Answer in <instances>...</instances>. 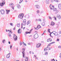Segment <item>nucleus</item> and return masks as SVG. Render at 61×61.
<instances>
[{
  "mask_svg": "<svg viewBox=\"0 0 61 61\" xmlns=\"http://www.w3.org/2000/svg\"><path fill=\"white\" fill-rule=\"evenodd\" d=\"M1 0L2 2L0 3V5L2 7H3L5 3V0Z\"/></svg>",
  "mask_w": 61,
  "mask_h": 61,
  "instance_id": "nucleus-1",
  "label": "nucleus"
},
{
  "mask_svg": "<svg viewBox=\"0 0 61 61\" xmlns=\"http://www.w3.org/2000/svg\"><path fill=\"white\" fill-rule=\"evenodd\" d=\"M24 16V14L23 13L20 14H19L18 17L20 19H22Z\"/></svg>",
  "mask_w": 61,
  "mask_h": 61,
  "instance_id": "nucleus-2",
  "label": "nucleus"
},
{
  "mask_svg": "<svg viewBox=\"0 0 61 61\" xmlns=\"http://www.w3.org/2000/svg\"><path fill=\"white\" fill-rule=\"evenodd\" d=\"M34 37L35 39H36V38H37L38 37V34L37 33H36L34 35Z\"/></svg>",
  "mask_w": 61,
  "mask_h": 61,
  "instance_id": "nucleus-3",
  "label": "nucleus"
},
{
  "mask_svg": "<svg viewBox=\"0 0 61 61\" xmlns=\"http://www.w3.org/2000/svg\"><path fill=\"white\" fill-rule=\"evenodd\" d=\"M13 38L15 41L17 39V36H16L15 34H14Z\"/></svg>",
  "mask_w": 61,
  "mask_h": 61,
  "instance_id": "nucleus-4",
  "label": "nucleus"
},
{
  "mask_svg": "<svg viewBox=\"0 0 61 61\" xmlns=\"http://www.w3.org/2000/svg\"><path fill=\"white\" fill-rule=\"evenodd\" d=\"M0 12L2 15H4L5 14V11L3 10H0Z\"/></svg>",
  "mask_w": 61,
  "mask_h": 61,
  "instance_id": "nucleus-5",
  "label": "nucleus"
},
{
  "mask_svg": "<svg viewBox=\"0 0 61 61\" xmlns=\"http://www.w3.org/2000/svg\"><path fill=\"white\" fill-rule=\"evenodd\" d=\"M41 44L40 43H39L38 44H37V45L36 46V47H37V48H38L39 47L41 46Z\"/></svg>",
  "mask_w": 61,
  "mask_h": 61,
  "instance_id": "nucleus-6",
  "label": "nucleus"
},
{
  "mask_svg": "<svg viewBox=\"0 0 61 61\" xmlns=\"http://www.w3.org/2000/svg\"><path fill=\"white\" fill-rule=\"evenodd\" d=\"M22 32V30L21 29H20L18 31V34H21Z\"/></svg>",
  "mask_w": 61,
  "mask_h": 61,
  "instance_id": "nucleus-7",
  "label": "nucleus"
},
{
  "mask_svg": "<svg viewBox=\"0 0 61 61\" xmlns=\"http://www.w3.org/2000/svg\"><path fill=\"white\" fill-rule=\"evenodd\" d=\"M35 6L37 9H39L40 8V6L38 5H36Z\"/></svg>",
  "mask_w": 61,
  "mask_h": 61,
  "instance_id": "nucleus-8",
  "label": "nucleus"
},
{
  "mask_svg": "<svg viewBox=\"0 0 61 61\" xmlns=\"http://www.w3.org/2000/svg\"><path fill=\"white\" fill-rule=\"evenodd\" d=\"M33 30V29H32L30 30V31L29 32L28 31H26L25 32V33L26 34H30L31 33V31H32Z\"/></svg>",
  "mask_w": 61,
  "mask_h": 61,
  "instance_id": "nucleus-9",
  "label": "nucleus"
},
{
  "mask_svg": "<svg viewBox=\"0 0 61 61\" xmlns=\"http://www.w3.org/2000/svg\"><path fill=\"white\" fill-rule=\"evenodd\" d=\"M52 48V47H51L50 48V47H46V50H51V49Z\"/></svg>",
  "mask_w": 61,
  "mask_h": 61,
  "instance_id": "nucleus-10",
  "label": "nucleus"
},
{
  "mask_svg": "<svg viewBox=\"0 0 61 61\" xmlns=\"http://www.w3.org/2000/svg\"><path fill=\"white\" fill-rule=\"evenodd\" d=\"M53 7H54V6L53 5L52 6L51 4L50 6V7L51 9H52L53 8Z\"/></svg>",
  "mask_w": 61,
  "mask_h": 61,
  "instance_id": "nucleus-11",
  "label": "nucleus"
},
{
  "mask_svg": "<svg viewBox=\"0 0 61 61\" xmlns=\"http://www.w3.org/2000/svg\"><path fill=\"white\" fill-rule=\"evenodd\" d=\"M58 8L60 10H61V4H59L58 6Z\"/></svg>",
  "mask_w": 61,
  "mask_h": 61,
  "instance_id": "nucleus-12",
  "label": "nucleus"
},
{
  "mask_svg": "<svg viewBox=\"0 0 61 61\" xmlns=\"http://www.w3.org/2000/svg\"><path fill=\"white\" fill-rule=\"evenodd\" d=\"M10 54H8L6 56V58H8L10 57Z\"/></svg>",
  "mask_w": 61,
  "mask_h": 61,
  "instance_id": "nucleus-13",
  "label": "nucleus"
},
{
  "mask_svg": "<svg viewBox=\"0 0 61 61\" xmlns=\"http://www.w3.org/2000/svg\"><path fill=\"white\" fill-rule=\"evenodd\" d=\"M46 4H48L49 3V0H46Z\"/></svg>",
  "mask_w": 61,
  "mask_h": 61,
  "instance_id": "nucleus-14",
  "label": "nucleus"
},
{
  "mask_svg": "<svg viewBox=\"0 0 61 61\" xmlns=\"http://www.w3.org/2000/svg\"><path fill=\"white\" fill-rule=\"evenodd\" d=\"M49 41H50L51 42V41H52V39L50 38L49 39H48L47 40V41L49 42Z\"/></svg>",
  "mask_w": 61,
  "mask_h": 61,
  "instance_id": "nucleus-15",
  "label": "nucleus"
},
{
  "mask_svg": "<svg viewBox=\"0 0 61 61\" xmlns=\"http://www.w3.org/2000/svg\"><path fill=\"white\" fill-rule=\"evenodd\" d=\"M52 10H53V11H55L56 10V8L54 7H53V8H52Z\"/></svg>",
  "mask_w": 61,
  "mask_h": 61,
  "instance_id": "nucleus-16",
  "label": "nucleus"
},
{
  "mask_svg": "<svg viewBox=\"0 0 61 61\" xmlns=\"http://www.w3.org/2000/svg\"><path fill=\"white\" fill-rule=\"evenodd\" d=\"M55 25V23L53 22V21L51 22V25H52V26H53V25Z\"/></svg>",
  "mask_w": 61,
  "mask_h": 61,
  "instance_id": "nucleus-17",
  "label": "nucleus"
},
{
  "mask_svg": "<svg viewBox=\"0 0 61 61\" xmlns=\"http://www.w3.org/2000/svg\"><path fill=\"white\" fill-rule=\"evenodd\" d=\"M17 7L18 8H20V7H21V6H20V5L19 4H17Z\"/></svg>",
  "mask_w": 61,
  "mask_h": 61,
  "instance_id": "nucleus-18",
  "label": "nucleus"
},
{
  "mask_svg": "<svg viewBox=\"0 0 61 61\" xmlns=\"http://www.w3.org/2000/svg\"><path fill=\"white\" fill-rule=\"evenodd\" d=\"M55 11V14H57L58 13V12H59V11H58V10H56Z\"/></svg>",
  "mask_w": 61,
  "mask_h": 61,
  "instance_id": "nucleus-19",
  "label": "nucleus"
},
{
  "mask_svg": "<svg viewBox=\"0 0 61 61\" xmlns=\"http://www.w3.org/2000/svg\"><path fill=\"white\" fill-rule=\"evenodd\" d=\"M2 42L3 44H5V40L4 39L2 40Z\"/></svg>",
  "mask_w": 61,
  "mask_h": 61,
  "instance_id": "nucleus-20",
  "label": "nucleus"
},
{
  "mask_svg": "<svg viewBox=\"0 0 61 61\" xmlns=\"http://www.w3.org/2000/svg\"><path fill=\"white\" fill-rule=\"evenodd\" d=\"M6 14H8L9 13V12H10V10H6Z\"/></svg>",
  "mask_w": 61,
  "mask_h": 61,
  "instance_id": "nucleus-21",
  "label": "nucleus"
},
{
  "mask_svg": "<svg viewBox=\"0 0 61 61\" xmlns=\"http://www.w3.org/2000/svg\"><path fill=\"white\" fill-rule=\"evenodd\" d=\"M30 23V21H28L26 23L27 25H28V24H29Z\"/></svg>",
  "mask_w": 61,
  "mask_h": 61,
  "instance_id": "nucleus-22",
  "label": "nucleus"
},
{
  "mask_svg": "<svg viewBox=\"0 0 61 61\" xmlns=\"http://www.w3.org/2000/svg\"><path fill=\"white\" fill-rule=\"evenodd\" d=\"M25 48H23L22 49V50L23 51V52H22V54H24V52L25 51Z\"/></svg>",
  "mask_w": 61,
  "mask_h": 61,
  "instance_id": "nucleus-23",
  "label": "nucleus"
},
{
  "mask_svg": "<svg viewBox=\"0 0 61 61\" xmlns=\"http://www.w3.org/2000/svg\"><path fill=\"white\" fill-rule=\"evenodd\" d=\"M41 25L43 26H45V22H43L42 23Z\"/></svg>",
  "mask_w": 61,
  "mask_h": 61,
  "instance_id": "nucleus-24",
  "label": "nucleus"
},
{
  "mask_svg": "<svg viewBox=\"0 0 61 61\" xmlns=\"http://www.w3.org/2000/svg\"><path fill=\"white\" fill-rule=\"evenodd\" d=\"M17 26L18 27H20V23H19V24H17Z\"/></svg>",
  "mask_w": 61,
  "mask_h": 61,
  "instance_id": "nucleus-25",
  "label": "nucleus"
},
{
  "mask_svg": "<svg viewBox=\"0 0 61 61\" xmlns=\"http://www.w3.org/2000/svg\"><path fill=\"white\" fill-rule=\"evenodd\" d=\"M34 28H35V29L36 30H38L39 29L37 27L36 28V27H34Z\"/></svg>",
  "mask_w": 61,
  "mask_h": 61,
  "instance_id": "nucleus-26",
  "label": "nucleus"
},
{
  "mask_svg": "<svg viewBox=\"0 0 61 61\" xmlns=\"http://www.w3.org/2000/svg\"><path fill=\"white\" fill-rule=\"evenodd\" d=\"M28 58L26 57L25 59V61H28Z\"/></svg>",
  "mask_w": 61,
  "mask_h": 61,
  "instance_id": "nucleus-27",
  "label": "nucleus"
},
{
  "mask_svg": "<svg viewBox=\"0 0 61 61\" xmlns=\"http://www.w3.org/2000/svg\"><path fill=\"white\" fill-rule=\"evenodd\" d=\"M37 27L39 29V28H41V27L40 25H38L37 26Z\"/></svg>",
  "mask_w": 61,
  "mask_h": 61,
  "instance_id": "nucleus-28",
  "label": "nucleus"
},
{
  "mask_svg": "<svg viewBox=\"0 0 61 61\" xmlns=\"http://www.w3.org/2000/svg\"><path fill=\"white\" fill-rule=\"evenodd\" d=\"M23 25H25V24H26V22H23Z\"/></svg>",
  "mask_w": 61,
  "mask_h": 61,
  "instance_id": "nucleus-29",
  "label": "nucleus"
},
{
  "mask_svg": "<svg viewBox=\"0 0 61 61\" xmlns=\"http://www.w3.org/2000/svg\"><path fill=\"white\" fill-rule=\"evenodd\" d=\"M22 44L24 45V46H26V44L24 43V42H22Z\"/></svg>",
  "mask_w": 61,
  "mask_h": 61,
  "instance_id": "nucleus-30",
  "label": "nucleus"
},
{
  "mask_svg": "<svg viewBox=\"0 0 61 61\" xmlns=\"http://www.w3.org/2000/svg\"><path fill=\"white\" fill-rule=\"evenodd\" d=\"M22 44L24 45V46H26V44L24 43V42H22Z\"/></svg>",
  "mask_w": 61,
  "mask_h": 61,
  "instance_id": "nucleus-31",
  "label": "nucleus"
},
{
  "mask_svg": "<svg viewBox=\"0 0 61 61\" xmlns=\"http://www.w3.org/2000/svg\"><path fill=\"white\" fill-rule=\"evenodd\" d=\"M8 36H9L10 37H11V34H10V33H9L8 34Z\"/></svg>",
  "mask_w": 61,
  "mask_h": 61,
  "instance_id": "nucleus-32",
  "label": "nucleus"
},
{
  "mask_svg": "<svg viewBox=\"0 0 61 61\" xmlns=\"http://www.w3.org/2000/svg\"><path fill=\"white\" fill-rule=\"evenodd\" d=\"M36 12H37V14H38L39 13H40V11H39V10H38Z\"/></svg>",
  "mask_w": 61,
  "mask_h": 61,
  "instance_id": "nucleus-33",
  "label": "nucleus"
},
{
  "mask_svg": "<svg viewBox=\"0 0 61 61\" xmlns=\"http://www.w3.org/2000/svg\"><path fill=\"white\" fill-rule=\"evenodd\" d=\"M52 33H53V34H54V35H55V33H56V32L55 31H53V32H52Z\"/></svg>",
  "mask_w": 61,
  "mask_h": 61,
  "instance_id": "nucleus-34",
  "label": "nucleus"
},
{
  "mask_svg": "<svg viewBox=\"0 0 61 61\" xmlns=\"http://www.w3.org/2000/svg\"><path fill=\"white\" fill-rule=\"evenodd\" d=\"M23 1V0H20V2H19L20 4H21V3H22V2Z\"/></svg>",
  "mask_w": 61,
  "mask_h": 61,
  "instance_id": "nucleus-35",
  "label": "nucleus"
},
{
  "mask_svg": "<svg viewBox=\"0 0 61 61\" xmlns=\"http://www.w3.org/2000/svg\"><path fill=\"white\" fill-rule=\"evenodd\" d=\"M10 49H11L12 48V45H10Z\"/></svg>",
  "mask_w": 61,
  "mask_h": 61,
  "instance_id": "nucleus-36",
  "label": "nucleus"
},
{
  "mask_svg": "<svg viewBox=\"0 0 61 61\" xmlns=\"http://www.w3.org/2000/svg\"><path fill=\"white\" fill-rule=\"evenodd\" d=\"M57 16L58 18H59L60 17V15L59 14H58L57 15Z\"/></svg>",
  "mask_w": 61,
  "mask_h": 61,
  "instance_id": "nucleus-37",
  "label": "nucleus"
},
{
  "mask_svg": "<svg viewBox=\"0 0 61 61\" xmlns=\"http://www.w3.org/2000/svg\"><path fill=\"white\" fill-rule=\"evenodd\" d=\"M23 57H24H24H25V54H23Z\"/></svg>",
  "mask_w": 61,
  "mask_h": 61,
  "instance_id": "nucleus-38",
  "label": "nucleus"
},
{
  "mask_svg": "<svg viewBox=\"0 0 61 61\" xmlns=\"http://www.w3.org/2000/svg\"><path fill=\"white\" fill-rule=\"evenodd\" d=\"M49 19H50L51 20H52V18H51V17L50 16H49Z\"/></svg>",
  "mask_w": 61,
  "mask_h": 61,
  "instance_id": "nucleus-39",
  "label": "nucleus"
},
{
  "mask_svg": "<svg viewBox=\"0 0 61 61\" xmlns=\"http://www.w3.org/2000/svg\"><path fill=\"white\" fill-rule=\"evenodd\" d=\"M22 45V43L21 42H20V46H21V45Z\"/></svg>",
  "mask_w": 61,
  "mask_h": 61,
  "instance_id": "nucleus-40",
  "label": "nucleus"
},
{
  "mask_svg": "<svg viewBox=\"0 0 61 61\" xmlns=\"http://www.w3.org/2000/svg\"><path fill=\"white\" fill-rule=\"evenodd\" d=\"M54 1L56 2H58V0H55Z\"/></svg>",
  "mask_w": 61,
  "mask_h": 61,
  "instance_id": "nucleus-41",
  "label": "nucleus"
},
{
  "mask_svg": "<svg viewBox=\"0 0 61 61\" xmlns=\"http://www.w3.org/2000/svg\"><path fill=\"white\" fill-rule=\"evenodd\" d=\"M56 33H57L56 34H54V35H55V36H57V35H58V33H57L56 32Z\"/></svg>",
  "mask_w": 61,
  "mask_h": 61,
  "instance_id": "nucleus-42",
  "label": "nucleus"
},
{
  "mask_svg": "<svg viewBox=\"0 0 61 61\" xmlns=\"http://www.w3.org/2000/svg\"><path fill=\"white\" fill-rule=\"evenodd\" d=\"M23 22H26V20H25V19H24L23 20Z\"/></svg>",
  "mask_w": 61,
  "mask_h": 61,
  "instance_id": "nucleus-43",
  "label": "nucleus"
},
{
  "mask_svg": "<svg viewBox=\"0 0 61 61\" xmlns=\"http://www.w3.org/2000/svg\"><path fill=\"white\" fill-rule=\"evenodd\" d=\"M10 25H11V26H13V24L12 23H10Z\"/></svg>",
  "mask_w": 61,
  "mask_h": 61,
  "instance_id": "nucleus-44",
  "label": "nucleus"
},
{
  "mask_svg": "<svg viewBox=\"0 0 61 61\" xmlns=\"http://www.w3.org/2000/svg\"><path fill=\"white\" fill-rule=\"evenodd\" d=\"M54 18L55 20H56V17H53Z\"/></svg>",
  "mask_w": 61,
  "mask_h": 61,
  "instance_id": "nucleus-45",
  "label": "nucleus"
},
{
  "mask_svg": "<svg viewBox=\"0 0 61 61\" xmlns=\"http://www.w3.org/2000/svg\"><path fill=\"white\" fill-rule=\"evenodd\" d=\"M38 21H41V20L40 19H38Z\"/></svg>",
  "mask_w": 61,
  "mask_h": 61,
  "instance_id": "nucleus-46",
  "label": "nucleus"
},
{
  "mask_svg": "<svg viewBox=\"0 0 61 61\" xmlns=\"http://www.w3.org/2000/svg\"><path fill=\"white\" fill-rule=\"evenodd\" d=\"M52 32L50 34V36H51V37H52V38H53V37L52 36H51V34H52Z\"/></svg>",
  "mask_w": 61,
  "mask_h": 61,
  "instance_id": "nucleus-47",
  "label": "nucleus"
},
{
  "mask_svg": "<svg viewBox=\"0 0 61 61\" xmlns=\"http://www.w3.org/2000/svg\"><path fill=\"white\" fill-rule=\"evenodd\" d=\"M55 0H51V2H53L54 1H55Z\"/></svg>",
  "mask_w": 61,
  "mask_h": 61,
  "instance_id": "nucleus-48",
  "label": "nucleus"
},
{
  "mask_svg": "<svg viewBox=\"0 0 61 61\" xmlns=\"http://www.w3.org/2000/svg\"><path fill=\"white\" fill-rule=\"evenodd\" d=\"M58 48H61V46H58Z\"/></svg>",
  "mask_w": 61,
  "mask_h": 61,
  "instance_id": "nucleus-49",
  "label": "nucleus"
},
{
  "mask_svg": "<svg viewBox=\"0 0 61 61\" xmlns=\"http://www.w3.org/2000/svg\"><path fill=\"white\" fill-rule=\"evenodd\" d=\"M51 46V44H50V43L49 44V45L47 46V47L48 46Z\"/></svg>",
  "mask_w": 61,
  "mask_h": 61,
  "instance_id": "nucleus-50",
  "label": "nucleus"
},
{
  "mask_svg": "<svg viewBox=\"0 0 61 61\" xmlns=\"http://www.w3.org/2000/svg\"><path fill=\"white\" fill-rule=\"evenodd\" d=\"M12 8L14 10V6H12Z\"/></svg>",
  "mask_w": 61,
  "mask_h": 61,
  "instance_id": "nucleus-51",
  "label": "nucleus"
},
{
  "mask_svg": "<svg viewBox=\"0 0 61 61\" xmlns=\"http://www.w3.org/2000/svg\"><path fill=\"white\" fill-rule=\"evenodd\" d=\"M43 12H44V11H41V14H42V13H43Z\"/></svg>",
  "mask_w": 61,
  "mask_h": 61,
  "instance_id": "nucleus-52",
  "label": "nucleus"
},
{
  "mask_svg": "<svg viewBox=\"0 0 61 61\" xmlns=\"http://www.w3.org/2000/svg\"><path fill=\"white\" fill-rule=\"evenodd\" d=\"M48 54H44V55L45 56H47V55Z\"/></svg>",
  "mask_w": 61,
  "mask_h": 61,
  "instance_id": "nucleus-53",
  "label": "nucleus"
},
{
  "mask_svg": "<svg viewBox=\"0 0 61 61\" xmlns=\"http://www.w3.org/2000/svg\"><path fill=\"white\" fill-rule=\"evenodd\" d=\"M60 58H61V54H60Z\"/></svg>",
  "mask_w": 61,
  "mask_h": 61,
  "instance_id": "nucleus-54",
  "label": "nucleus"
},
{
  "mask_svg": "<svg viewBox=\"0 0 61 61\" xmlns=\"http://www.w3.org/2000/svg\"><path fill=\"white\" fill-rule=\"evenodd\" d=\"M45 54H48V52H47V51H46L45 52Z\"/></svg>",
  "mask_w": 61,
  "mask_h": 61,
  "instance_id": "nucleus-55",
  "label": "nucleus"
},
{
  "mask_svg": "<svg viewBox=\"0 0 61 61\" xmlns=\"http://www.w3.org/2000/svg\"><path fill=\"white\" fill-rule=\"evenodd\" d=\"M46 48H45L44 49V51H45V50H46Z\"/></svg>",
  "mask_w": 61,
  "mask_h": 61,
  "instance_id": "nucleus-56",
  "label": "nucleus"
},
{
  "mask_svg": "<svg viewBox=\"0 0 61 61\" xmlns=\"http://www.w3.org/2000/svg\"><path fill=\"white\" fill-rule=\"evenodd\" d=\"M57 41H59V39H57Z\"/></svg>",
  "mask_w": 61,
  "mask_h": 61,
  "instance_id": "nucleus-57",
  "label": "nucleus"
},
{
  "mask_svg": "<svg viewBox=\"0 0 61 61\" xmlns=\"http://www.w3.org/2000/svg\"><path fill=\"white\" fill-rule=\"evenodd\" d=\"M8 43L9 44H10V41H9V42H8Z\"/></svg>",
  "mask_w": 61,
  "mask_h": 61,
  "instance_id": "nucleus-58",
  "label": "nucleus"
},
{
  "mask_svg": "<svg viewBox=\"0 0 61 61\" xmlns=\"http://www.w3.org/2000/svg\"><path fill=\"white\" fill-rule=\"evenodd\" d=\"M34 57H35L36 58V55H34Z\"/></svg>",
  "mask_w": 61,
  "mask_h": 61,
  "instance_id": "nucleus-59",
  "label": "nucleus"
},
{
  "mask_svg": "<svg viewBox=\"0 0 61 61\" xmlns=\"http://www.w3.org/2000/svg\"><path fill=\"white\" fill-rule=\"evenodd\" d=\"M25 2H28V1L27 0H25Z\"/></svg>",
  "mask_w": 61,
  "mask_h": 61,
  "instance_id": "nucleus-60",
  "label": "nucleus"
},
{
  "mask_svg": "<svg viewBox=\"0 0 61 61\" xmlns=\"http://www.w3.org/2000/svg\"><path fill=\"white\" fill-rule=\"evenodd\" d=\"M10 5H12V4H10Z\"/></svg>",
  "mask_w": 61,
  "mask_h": 61,
  "instance_id": "nucleus-61",
  "label": "nucleus"
},
{
  "mask_svg": "<svg viewBox=\"0 0 61 61\" xmlns=\"http://www.w3.org/2000/svg\"><path fill=\"white\" fill-rule=\"evenodd\" d=\"M50 30V29H49L48 30V31H49Z\"/></svg>",
  "mask_w": 61,
  "mask_h": 61,
  "instance_id": "nucleus-62",
  "label": "nucleus"
},
{
  "mask_svg": "<svg viewBox=\"0 0 61 61\" xmlns=\"http://www.w3.org/2000/svg\"><path fill=\"white\" fill-rule=\"evenodd\" d=\"M52 44H54V43H55V42H52Z\"/></svg>",
  "mask_w": 61,
  "mask_h": 61,
  "instance_id": "nucleus-63",
  "label": "nucleus"
},
{
  "mask_svg": "<svg viewBox=\"0 0 61 61\" xmlns=\"http://www.w3.org/2000/svg\"><path fill=\"white\" fill-rule=\"evenodd\" d=\"M59 33V34H61V32L60 31Z\"/></svg>",
  "mask_w": 61,
  "mask_h": 61,
  "instance_id": "nucleus-64",
  "label": "nucleus"
}]
</instances>
